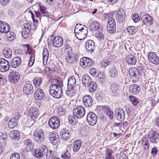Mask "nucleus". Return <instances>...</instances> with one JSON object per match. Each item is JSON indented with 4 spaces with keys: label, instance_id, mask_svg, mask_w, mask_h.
<instances>
[{
    "label": "nucleus",
    "instance_id": "obj_1",
    "mask_svg": "<svg viewBox=\"0 0 159 159\" xmlns=\"http://www.w3.org/2000/svg\"><path fill=\"white\" fill-rule=\"evenodd\" d=\"M88 28L80 24H77L75 27V35L78 39L82 40L87 36L88 33Z\"/></svg>",
    "mask_w": 159,
    "mask_h": 159
},
{
    "label": "nucleus",
    "instance_id": "obj_2",
    "mask_svg": "<svg viewBox=\"0 0 159 159\" xmlns=\"http://www.w3.org/2000/svg\"><path fill=\"white\" fill-rule=\"evenodd\" d=\"M58 84H52L49 88L50 94L53 97L59 98L62 94V91L61 85L62 84V81H60Z\"/></svg>",
    "mask_w": 159,
    "mask_h": 159
},
{
    "label": "nucleus",
    "instance_id": "obj_3",
    "mask_svg": "<svg viewBox=\"0 0 159 159\" xmlns=\"http://www.w3.org/2000/svg\"><path fill=\"white\" fill-rule=\"evenodd\" d=\"M80 56L78 48H76L72 52L67 53L65 57V59L67 63L73 64L77 61Z\"/></svg>",
    "mask_w": 159,
    "mask_h": 159
},
{
    "label": "nucleus",
    "instance_id": "obj_4",
    "mask_svg": "<svg viewBox=\"0 0 159 159\" xmlns=\"http://www.w3.org/2000/svg\"><path fill=\"white\" fill-rule=\"evenodd\" d=\"M45 132L41 129H36L34 133V140L39 143L43 142L44 139Z\"/></svg>",
    "mask_w": 159,
    "mask_h": 159
},
{
    "label": "nucleus",
    "instance_id": "obj_5",
    "mask_svg": "<svg viewBox=\"0 0 159 159\" xmlns=\"http://www.w3.org/2000/svg\"><path fill=\"white\" fill-rule=\"evenodd\" d=\"M140 16L142 21L146 25H150L153 24L154 19L148 14L142 12L140 13Z\"/></svg>",
    "mask_w": 159,
    "mask_h": 159
},
{
    "label": "nucleus",
    "instance_id": "obj_6",
    "mask_svg": "<svg viewBox=\"0 0 159 159\" xmlns=\"http://www.w3.org/2000/svg\"><path fill=\"white\" fill-rule=\"evenodd\" d=\"M85 113L84 108L81 106H76L73 109V115L78 119L82 118L84 116Z\"/></svg>",
    "mask_w": 159,
    "mask_h": 159
},
{
    "label": "nucleus",
    "instance_id": "obj_7",
    "mask_svg": "<svg viewBox=\"0 0 159 159\" xmlns=\"http://www.w3.org/2000/svg\"><path fill=\"white\" fill-rule=\"evenodd\" d=\"M93 62V61L89 58L84 57L80 59V64L83 68L86 69L92 66Z\"/></svg>",
    "mask_w": 159,
    "mask_h": 159
},
{
    "label": "nucleus",
    "instance_id": "obj_8",
    "mask_svg": "<svg viewBox=\"0 0 159 159\" xmlns=\"http://www.w3.org/2000/svg\"><path fill=\"white\" fill-rule=\"evenodd\" d=\"M10 67L9 61L3 58H0V71L5 72L8 71Z\"/></svg>",
    "mask_w": 159,
    "mask_h": 159
},
{
    "label": "nucleus",
    "instance_id": "obj_9",
    "mask_svg": "<svg viewBox=\"0 0 159 159\" xmlns=\"http://www.w3.org/2000/svg\"><path fill=\"white\" fill-rule=\"evenodd\" d=\"M48 125L51 128L55 129H57L60 124V121L58 117L53 116L48 121Z\"/></svg>",
    "mask_w": 159,
    "mask_h": 159
},
{
    "label": "nucleus",
    "instance_id": "obj_10",
    "mask_svg": "<svg viewBox=\"0 0 159 159\" xmlns=\"http://www.w3.org/2000/svg\"><path fill=\"white\" fill-rule=\"evenodd\" d=\"M87 120L88 124L91 126L95 125L97 122V117L93 112H90L87 115Z\"/></svg>",
    "mask_w": 159,
    "mask_h": 159
},
{
    "label": "nucleus",
    "instance_id": "obj_11",
    "mask_svg": "<svg viewBox=\"0 0 159 159\" xmlns=\"http://www.w3.org/2000/svg\"><path fill=\"white\" fill-rule=\"evenodd\" d=\"M129 75L131 79H138L139 77V75H142V73L140 72L137 68L134 67H131L129 70Z\"/></svg>",
    "mask_w": 159,
    "mask_h": 159
},
{
    "label": "nucleus",
    "instance_id": "obj_12",
    "mask_svg": "<svg viewBox=\"0 0 159 159\" xmlns=\"http://www.w3.org/2000/svg\"><path fill=\"white\" fill-rule=\"evenodd\" d=\"M148 136L151 142L156 143L158 140L159 135L156 131L151 130L148 133Z\"/></svg>",
    "mask_w": 159,
    "mask_h": 159
},
{
    "label": "nucleus",
    "instance_id": "obj_13",
    "mask_svg": "<svg viewBox=\"0 0 159 159\" xmlns=\"http://www.w3.org/2000/svg\"><path fill=\"white\" fill-rule=\"evenodd\" d=\"M59 136L57 133L53 131L49 133V139L50 142L53 145L57 144L59 141Z\"/></svg>",
    "mask_w": 159,
    "mask_h": 159
},
{
    "label": "nucleus",
    "instance_id": "obj_14",
    "mask_svg": "<svg viewBox=\"0 0 159 159\" xmlns=\"http://www.w3.org/2000/svg\"><path fill=\"white\" fill-rule=\"evenodd\" d=\"M29 116L34 121L39 116V111L35 107H31L29 110Z\"/></svg>",
    "mask_w": 159,
    "mask_h": 159
},
{
    "label": "nucleus",
    "instance_id": "obj_15",
    "mask_svg": "<svg viewBox=\"0 0 159 159\" xmlns=\"http://www.w3.org/2000/svg\"><path fill=\"white\" fill-rule=\"evenodd\" d=\"M95 43L91 40H88L85 43V46L86 50L88 53H92L94 49Z\"/></svg>",
    "mask_w": 159,
    "mask_h": 159
},
{
    "label": "nucleus",
    "instance_id": "obj_16",
    "mask_svg": "<svg viewBox=\"0 0 159 159\" xmlns=\"http://www.w3.org/2000/svg\"><path fill=\"white\" fill-rule=\"evenodd\" d=\"M20 75L18 72H12L9 74V80L12 83H16L19 80Z\"/></svg>",
    "mask_w": 159,
    "mask_h": 159
},
{
    "label": "nucleus",
    "instance_id": "obj_17",
    "mask_svg": "<svg viewBox=\"0 0 159 159\" xmlns=\"http://www.w3.org/2000/svg\"><path fill=\"white\" fill-rule=\"evenodd\" d=\"M116 19L119 23L123 22L125 20V14L122 10H119L116 14Z\"/></svg>",
    "mask_w": 159,
    "mask_h": 159
},
{
    "label": "nucleus",
    "instance_id": "obj_18",
    "mask_svg": "<svg viewBox=\"0 0 159 159\" xmlns=\"http://www.w3.org/2000/svg\"><path fill=\"white\" fill-rule=\"evenodd\" d=\"M115 116L117 119L120 121H122L125 118V112L121 108H119L116 111Z\"/></svg>",
    "mask_w": 159,
    "mask_h": 159
},
{
    "label": "nucleus",
    "instance_id": "obj_19",
    "mask_svg": "<svg viewBox=\"0 0 159 159\" xmlns=\"http://www.w3.org/2000/svg\"><path fill=\"white\" fill-rule=\"evenodd\" d=\"M83 103L87 107H91L93 104V100L92 97L89 95L84 96L83 98Z\"/></svg>",
    "mask_w": 159,
    "mask_h": 159
},
{
    "label": "nucleus",
    "instance_id": "obj_20",
    "mask_svg": "<svg viewBox=\"0 0 159 159\" xmlns=\"http://www.w3.org/2000/svg\"><path fill=\"white\" fill-rule=\"evenodd\" d=\"M63 39L59 36L54 37L52 41L53 45L54 47L57 48L60 47L63 44Z\"/></svg>",
    "mask_w": 159,
    "mask_h": 159
},
{
    "label": "nucleus",
    "instance_id": "obj_21",
    "mask_svg": "<svg viewBox=\"0 0 159 159\" xmlns=\"http://www.w3.org/2000/svg\"><path fill=\"white\" fill-rule=\"evenodd\" d=\"M10 27L6 22L0 21V32L6 33L10 31Z\"/></svg>",
    "mask_w": 159,
    "mask_h": 159
},
{
    "label": "nucleus",
    "instance_id": "obj_22",
    "mask_svg": "<svg viewBox=\"0 0 159 159\" xmlns=\"http://www.w3.org/2000/svg\"><path fill=\"white\" fill-rule=\"evenodd\" d=\"M24 146L26 148L24 152L30 151L33 148L34 144L30 139H28L24 141Z\"/></svg>",
    "mask_w": 159,
    "mask_h": 159
},
{
    "label": "nucleus",
    "instance_id": "obj_23",
    "mask_svg": "<svg viewBox=\"0 0 159 159\" xmlns=\"http://www.w3.org/2000/svg\"><path fill=\"white\" fill-rule=\"evenodd\" d=\"M148 59L152 63L157 65L159 63V59L157 55L153 52L149 54L148 56Z\"/></svg>",
    "mask_w": 159,
    "mask_h": 159
},
{
    "label": "nucleus",
    "instance_id": "obj_24",
    "mask_svg": "<svg viewBox=\"0 0 159 159\" xmlns=\"http://www.w3.org/2000/svg\"><path fill=\"white\" fill-rule=\"evenodd\" d=\"M44 94L43 90L38 89L34 94V98L37 100H41L44 97Z\"/></svg>",
    "mask_w": 159,
    "mask_h": 159
},
{
    "label": "nucleus",
    "instance_id": "obj_25",
    "mask_svg": "<svg viewBox=\"0 0 159 159\" xmlns=\"http://www.w3.org/2000/svg\"><path fill=\"white\" fill-rule=\"evenodd\" d=\"M23 91L27 95L32 94L34 92L33 86L30 84H27L23 87Z\"/></svg>",
    "mask_w": 159,
    "mask_h": 159
},
{
    "label": "nucleus",
    "instance_id": "obj_26",
    "mask_svg": "<svg viewBox=\"0 0 159 159\" xmlns=\"http://www.w3.org/2000/svg\"><path fill=\"white\" fill-rule=\"evenodd\" d=\"M76 80L74 76H71L70 77L68 80V88L70 89H73L76 86Z\"/></svg>",
    "mask_w": 159,
    "mask_h": 159
},
{
    "label": "nucleus",
    "instance_id": "obj_27",
    "mask_svg": "<svg viewBox=\"0 0 159 159\" xmlns=\"http://www.w3.org/2000/svg\"><path fill=\"white\" fill-rule=\"evenodd\" d=\"M129 92L131 94H136L139 92L140 90V88L137 84H132L129 86Z\"/></svg>",
    "mask_w": 159,
    "mask_h": 159
},
{
    "label": "nucleus",
    "instance_id": "obj_28",
    "mask_svg": "<svg viewBox=\"0 0 159 159\" xmlns=\"http://www.w3.org/2000/svg\"><path fill=\"white\" fill-rule=\"evenodd\" d=\"M10 63L12 67L16 68L20 64L21 59L18 57H15L13 58Z\"/></svg>",
    "mask_w": 159,
    "mask_h": 159
},
{
    "label": "nucleus",
    "instance_id": "obj_29",
    "mask_svg": "<svg viewBox=\"0 0 159 159\" xmlns=\"http://www.w3.org/2000/svg\"><path fill=\"white\" fill-rule=\"evenodd\" d=\"M60 136L61 138L64 140H68L70 138V131L66 128L60 132Z\"/></svg>",
    "mask_w": 159,
    "mask_h": 159
},
{
    "label": "nucleus",
    "instance_id": "obj_30",
    "mask_svg": "<svg viewBox=\"0 0 159 159\" xmlns=\"http://www.w3.org/2000/svg\"><path fill=\"white\" fill-rule=\"evenodd\" d=\"M64 50L67 53L72 52V51L75 50L76 48H78V47H76L73 49L71 47V45L69 42H65L64 45Z\"/></svg>",
    "mask_w": 159,
    "mask_h": 159
},
{
    "label": "nucleus",
    "instance_id": "obj_31",
    "mask_svg": "<svg viewBox=\"0 0 159 159\" xmlns=\"http://www.w3.org/2000/svg\"><path fill=\"white\" fill-rule=\"evenodd\" d=\"M92 82L90 77L87 74L84 75L82 77V83L85 86H88Z\"/></svg>",
    "mask_w": 159,
    "mask_h": 159
},
{
    "label": "nucleus",
    "instance_id": "obj_32",
    "mask_svg": "<svg viewBox=\"0 0 159 159\" xmlns=\"http://www.w3.org/2000/svg\"><path fill=\"white\" fill-rule=\"evenodd\" d=\"M126 61L130 65H135L136 62V59L135 57L133 55L130 54L127 56Z\"/></svg>",
    "mask_w": 159,
    "mask_h": 159
},
{
    "label": "nucleus",
    "instance_id": "obj_33",
    "mask_svg": "<svg viewBox=\"0 0 159 159\" xmlns=\"http://www.w3.org/2000/svg\"><path fill=\"white\" fill-rule=\"evenodd\" d=\"M82 142L80 140L75 141L73 144V150L74 152H77L81 147Z\"/></svg>",
    "mask_w": 159,
    "mask_h": 159
},
{
    "label": "nucleus",
    "instance_id": "obj_34",
    "mask_svg": "<svg viewBox=\"0 0 159 159\" xmlns=\"http://www.w3.org/2000/svg\"><path fill=\"white\" fill-rule=\"evenodd\" d=\"M109 70V75L111 77H115L117 76L118 72L116 67L113 66H110Z\"/></svg>",
    "mask_w": 159,
    "mask_h": 159
},
{
    "label": "nucleus",
    "instance_id": "obj_35",
    "mask_svg": "<svg viewBox=\"0 0 159 159\" xmlns=\"http://www.w3.org/2000/svg\"><path fill=\"white\" fill-rule=\"evenodd\" d=\"M89 26L91 30H96L99 28L100 24L96 20L92 21L89 23Z\"/></svg>",
    "mask_w": 159,
    "mask_h": 159
},
{
    "label": "nucleus",
    "instance_id": "obj_36",
    "mask_svg": "<svg viewBox=\"0 0 159 159\" xmlns=\"http://www.w3.org/2000/svg\"><path fill=\"white\" fill-rule=\"evenodd\" d=\"M104 112L108 116L110 119L113 118V113L111 110L107 106H105L104 107Z\"/></svg>",
    "mask_w": 159,
    "mask_h": 159
},
{
    "label": "nucleus",
    "instance_id": "obj_37",
    "mask_svg": "<svg viewBox=\"0 0 159 159\" xmlns=\"http://www.w3.org/2000/svg\"><path fill=\"white\" fill-rule=\"evenodd\" d=\"M113 150L110 148H107L106 149V152L105 154V159H114V157L112 156L113 153Z\"/></svg>",
    "mask_w": 159,
    "mask_h": 159
},
{
    "label": "nucleus",
    "instance_id": "obj_38",
    "mask_svg": "<svg viewBox=\"0 0 159 159\" xmlns=\"http://www.w3.org/2000/svg\"><path fill=\"white\" fill-rule=\"evenodd\" d=\"M3 54L6 58H10L12 55L11 50L9 48H5L3 50Z\"/></svg>",
    "mask_w": 159,
    "mask_h": 159
},
{
    "label": "nucleus",
    "instance_id": "obj_39",
    "mask_svg": "<svg viewBox=\"0 0 159 159\" xmlns=\"http://www.w3.org/2000/svg\"><path fill=\"white\" fill-rule=\"evenodd\" d=\"M86 87L89 88V91L91 93L94 92L97 89V84L95 82H92L89 84V85Z\"/></svg>",
    "mask_w": 159,
    "mask_h": 159
},
{
    "label": "nucleus",
    "instance_id": "obj_40",
    "mask_svg": "<svg viewBox=\"0 0 159 159\" xmlns=\"http://www.w3.org/2000/svg\"><path fill=\"white\" fill-rule=\"evenodd\" d=\"M5 33L6 34V36L7 37V39L9 41H12L15 39L16 35L13 32L9 31Z\"/></svg>",
    "mask_w": 159,
    "mask_h": 159
},
{
    "label": "nucleus",
    "instance_id": "obj_41",
    "mask_svg": "<svg viewBox=\"0 0 159 159\" xmlns=\"http://www.w3.org/2000/svg\"><path fill=\"white\" fill-rule=\"evenodd\" d=\"M16 119L15 118H12L9 120L8 124L10 128L13 129L16 126Z\"/></svg>",
    "mask_w": 159,
    "mask_h": 159
},
{
    "label": "nucleus",
    "instance_id": "obj_42",
    "mask_svg": "<svg viewBox=\"0 0 159 159\" xmlns=\"http://www.w3.org/2000/svg\"><path fill=\"white\" fill-rule=\"evenodd\" d=\"M119 86L116 84H113L111 85L110 87V92L112 94L116 93V92L119 89Z\"/></svg>",
    "mask_w": 159,
    "mask_h": 159
},
{
    "label": "nucleus",
    "instance_id": "obj_43",
    "mask_svg": "<svg viewBox=\"0 0 159 159\" xmlns=\"http://www.w3.org/2000/svg\"><path fill=\"white\" fill-rule=\"evenodd\" d=\"M37 149L42 152L44 156L47 154L48 148L46 146L41 145L39 147V148Z\"/></svg>",
    "mask_w": 159,
    "mask_h": 159
},
{
    "label": "nucleus",
    "instance_id": "obj_44",
    "mask_svg": "<svg viewBox=\"0 0 159 159\" xmlns=\"http://www.w3.org/2000/svg\"><path fill=\"white\" fill-rule=\"evenodd\" d=\"M111 59L108 58L107 59L103 60L101 62V65L102 67L106 68L108 65L111 64Z\"/></svg>",
    "mask_w": 159,
    "mask_h": 159
},
{
    "label": "nucleus",
    "instance_id": "obj_45",
    "mask_svg": "<svg viewBox=\"0 0 159 159\" xmlns=\"http://www.w3.org/2000/svg\"><path fill=\"white\" fill-rule=\"evenodd\" d=\"M33 82L34 85L36 87L39 86L42 83V79L39 77H35L33 80Z\"/></svg>",
    "mask_w": 159,
    "mask_h": 159
},
{
    "label": "nucleus",
    "instance_id": "obj_46",
    "mask_svg": "<svg viewBox=\"0 0 159 159\" xmlns=\"http://www.w3.org/2000/svg\"><path fill=\"white\" fill-rule=\"evenodd\" d=\"M95 36L96 38L100 41H102L104 39V35L101 32H97L95 34Z\"/></svg>",
    "mask_w": 159,
    "mask_h": 159
},
{
    "label": "nucleus",
    "instance_id": "obj_47",
    "mask_svg": "<svg viewBox=\"0 0 159 159\" xmlns=\"http://www.w3.org/2000/svg\"><path fill=\"white\" fill-rule=\"evenodd\" d=\"M19 133L16 130H13L11 131L10 134V136L11 139H15L19 136Z\"/></svg>",
    "mask_w": 159,
    "mask_h": 159
},
{
    "label": "nucleus",
    "instance_id": "obj_48",
    "mask_svg": "<svg viewBox=\"0 0 159 159\" xmlns=\"http://www.w3.org/2000/svg\"><path fill=\"white\" fill-rule=\"evenodd\" d=\"M107 30L110 33H113L115 32L116 30V25L107 26Z\"/></svg>",
    "mask_w": 159,
    "mask_h": 159
},
{
    "label": "nucleus",
    "instance_id": "obj_49",
    "mask_svg": "<svg viewBox=\"0 0 159 159\" xmlns=\"http://www.w3.org/2000/svg\"><path fill=\"white\" fill-rule=\"evenodd\" d=\"M127 30L130 35L135 34L136 32L135 27L133 26H130L127 28Z\"/></svg>",
    "mask_w": 159,
    "mask_h": 159
},
{
    "label": "nucleus",
    "instance_id": "obj_50",
    "mask_svg": "<svg viewBox=\"0 0 159 159\" xmlns=\"http://www.w3.org/2000/svg\"><path fill=\"white\" fill-rule=\"evenodd\" d=\"M78 118H76V117L73 116H69V122L72 125L75 124L76 122V119Z\"/></svg>",
    "mask_w": 159,
    "mask_h": 159
},
{
    "label": "nucleus",
    "instance_id": "obj_51",
    "mask_svg": "<svg viewBox=\"0 0 159 159\" xmlns=\"http://www.w3.org/2000/svg\"><path fill=\"white\" fill-rule=\"evenodd\" d=\"M130 100L134 105H136L139 102L138 99L134 96H129Z\"/></svg>",
    "mask_w": 159,
    "mask_h": 159
},
{
    "label": "nucleus",
    "instance_id": "obj_52",
    "mask_svg": "<svg viewBox=\"0 0 159 159\" xmlns=\"http://www.w3.org/2000/svg\"><path fill=\"white\" fill-rule=\"evenodd\" d=\"M116 25V22L114 19L111 17L109 18L107 22V26L114 25Z\"/></svg>",
    "mask_w": 159,
    "mask_h": 159
},
{
    "label": "nucleus",
    "instance_id": "obj_53",
    "mask_svg": "<svg viewBox=\"0 0 159 159\" xmlns=\"http://www.w3.org/2000/svg\"><path fill=\"white\" fill-rule=\"evenodd\" d=\"M34 156L36 158H41L43 157L44 155L42 152H40L37 149L35 150L34 154Z\"/></svg>",
    "mask_w": 159,
    "mask_h": 159
},
{
    "label": "nucleus",
    "instance_id": "obj_54",
    "mask_svg": "<svg viewBox=\"0 0 159 159\" xmlns=\"http://www.w3.org/2000/svg\"><path fill=\"white\" fill-rule=\"evenodd\" d=\"M30 31V30H22L21 34L24 38L26 39L29 37Z\"/></svg>",
    "mask_w": 159,
    "mask_h": 159
},
{
    "label": "nucleus",
    "instance_id": "obj_55",
    "mask_svg": "<svg viewBox=\"0 0 159 159\" xmlns=\"http://www.w3.org/2000/svg\"><path fill=\"white\" fill-rule=\"evenodd\" d=\"M34 60V57H33V54H32L30 56V61L28 63V66H29L30 67H31L33 64Z\"/></svg>",
    "mask_w": 159,
    "mask_h": 159
},
{
    "label": "nucleus",
    "instance_id": "obj_56",
    "mask_svg": "<svg viewBox=\"0 0 159 159\" xmlns=\"http://www.w3.org/2000/svg\"><path fill=\"white\" fill-rule=\"evenodd\" d=\"M20 156L17 153H13L12 154L10 157V159H20Z\"/></svg>",
    "mask_w": 159,
    "mask_h": 159
},
{
    "label": "nucleus",
    "instance_id": "obj_57",
    "mask_svg": "<svg viewBox=\"0 0 159 159\" xmlns=\"http://www.w3.org/2000/svg\"><path fill=\"white\" fill-rule=\"evenodd\" d=\"M7 137V135L6 132L2 134L0 133V140H2V142H5V140Z\"/></svg>",
    "mask_w": 159,
    "mask_h": 159
},
{
    "label": "nucleus",
    "instance_id": "obj_58",
    "mask_svg": "<svg viewBox=\"0 0 159 159\" xmlns=\"http://www.w3.org/2000/svg\"><path fill=\"white\" fill-rule=\"evenodd\" d=\"M144 148L146 149L149 148V145L148 141L146 139L143 140L142 143Z\"/></svg>",
    "mask_w": 159,
    "mask_h": 159
},
{
    "label": "nucleus",
    "instance_id": "obj_59",
    "mask_svg": "<svg viewBox=\"0 0 159 159\" xmlns=\"http://www.w3.org/2000/svg\"><path fill=\"white\" fill-rule=\"evenodd\" d=\"M2 140H0V154L3 152V148L6 145L5 142H2Z\"/></svg>",
    "mask_w": 159,
    "mask_h": 159
},
{
    "label": "nucleus",
    "instance_id": "obj_60",
    "mask_svg": "<svg viewBox=\"0 0 159 159\" xmlns=\"http://www.w3.org/2000/svg\"><path fill=\"white\" fill-rule=\"evenodd\" d=\"M132 19L135 22H137L140 20L139 16L136 14H134L132 17Z\"/></svg>",
    "mask_w": 159,
    "mask_h": 159
},
{
    "label": "nucleus",
    "instance_id": "obj_61",
    "mask_svg": "<svg viewBox=\"0 0 159 159\" xmlns=\"http://www.w3.org/2000/svg\"><path fill=\"white\" fill-rule=\"evenodd\" d=\"M31 27L30 24L29 23H25L24 25V27L23 30H30Z\"/></svg>",
    "mask_w": 159,
    "mask_h": 159
},
{
    "label": "nucleus",
    "instance_id": "obj_62",
    "mask_svg": "<svg viewBox=\"0 0 159 159\" xmlns=\"http://www.w3.org/2000/svg\"><path fill=\"white\" fill-rule=\"evenodd\" d=\"M53 154L52 153V152L51 150H50L48 151L47 154L45 156H46L49 159H53Z\"/></svg>",
    "mask_w": 159,
    "mask_h": 159
},
{
    "label": "nucleus",
    "instance_id": "obj_63",
    "mask_svg": "<svg viewBox=\"0 0 159 159\" xmlns=\"http://www.w3.org/2000/svg\"><path fill=\"white\" fill-rule=\"evenodd\" d=\"M65 110L62 108H59L58 111V114L60 116H62L65 114Z\"/></svg>",
    "mask_w": 159,
    "mask_h": 159
},
{
    "label": "nucleus",
    "instance_id": "obj_64",
    "mask_svg": "<svg viewBox=\"0 0 159 159\" xmlns=\"http://www.w3.org/2000/svg\"><path fill=\"white\" fill-rule=\"evenodd\" d=\"M40 11L42 14H43V16H46L48 14L47 11L44 7H40Z\"/></svg>",
    "mask_w": 159,
    "mask_h": 159
}]
</instances>
